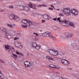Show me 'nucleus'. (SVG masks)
Segmentation results:
<instances>
[{
  "instance_id": "f257e3e1",
  "label": "nucleus",
  "mask_w": 79,
  "mask_h": 79,
  "mask_svg": "<svg viewBox=\"0 0 79 79\" xmlns=\"http://www.w3.org/2000/svg\"><path fill=\"white\" fill-rule=\"evenodd\" d=\"M63 13L67 16H70L71 15V13L75 15H78V11L76 9H71L70 11V8H67L63 9Z\"/></svg>"
},
{
  "instance_id": "f03ea898",
  "label": "nucleus",
  "mask_w": 79,
  "mask_h": 79,
  "mask_svg": "<svg viewBox=\"0 0 79 79\" xmlns=\"http://www.w3.org/2000/svg\"><path fill=\"white\" fill-rule=\"evenodd\" d=\"M0 29L3 32H5L6 34L7 33H9L10 34H12L13 33V32H14V31L11 29L7 30L6 28H1Z\"/></svg>"
},
{
  "instance_id": "7ed1b4c3",
  "label": "nucleus",
  "mask_w": 79,
  "mask_h": 79,
  "mask_svg": "<svg viewBox=\"0 0 79 79\" xmlns=\"http://www.w3.org/2000/svg\"><path fill=\"white\" fill-rule=\"evenodd\" d=\"M22 22L23 24H26L27 26L30 27L31 26H32L33 24V22H31V20L27 19L23 20Z\"/></svg>"
},
{
  "instance_id": "20e7f679",
  "label": "nucleus",
  "mask_w": 79,
  "mask_h": 79,
  "mask_svg": "<svg viewBox=\"0 0 79 79\" xmlns=\"http://www.w3.org/2000/svg\"><path fill=\"white\" fill-rule=\"evenodd\" d=\"M42 35L43 36H44L46 37H51V38H52V39H53V38H54V36L51 35L50 32H49L48 31L45 32L43 33Z\"/></svg>"
},
{
  "instance_id": "39448f33",
  "label": "nucleus",
  "mask_w": 79,
  "mask_h": 79,
  "mask_svg": "<svg viewBox=\"0 0 79 79\" xmlns=\"http://www.w3.org/2000/svg\"><path fill=\"white\" fill-rule=\"evenodd\" d=\"M32 46L33 48L36 49V50H39L40 48V45L38 44L36 42L32 43Z\"/></svg>"
},
{
  "instance_id": "423d86ee",
  "label": "nucleus",
  "mask_w": 79,
  "mask_h": 79,
  "mask_svg": "<svg viewBox=\"0 0 79 79\" xmlns=\"http://www.w3.org/2000/svg\"><path fill=\"white\" fill-rule=\"evenodd\" d=\"M60 24L62 26H64L67 27H69V21L68 20H64L62 21H61V22H60Z\"/></svg>"
},
{
  "instance_id": "0eeeda50",
  "label": "nucleus",
  "mask_w": 79,
  "mask_h": 79,
  "mask_svg": "<svg viewBox=\"0 0 79 79\" xmlns=\"http://www.w3.org/2000/svg\"><path fill=\"white\" fill-rule=\"evenodd\" d=\"M10 19H14V20H16V21H19V18L17 16L13 14H11L10 16Z\"/></svg>"
},
{
  "instance_id": "6e6552de",
  "label": "nucleus",
  "mask_w": 79,
  "mask_h": 79,
  "mask_svg": "<svg viewBox=\"0 0 79 79\" xmlns=\"http://www.w3.org/2000/svg\"><path fill=\"white\" fill-rule=\"evenodd\" d=\"M24 65L26 68H29L32 66V64L29 61H25L24 62Z\"/></svg>"
},
{
  "instance_id": "1a4fd4ad",
  "label": "nucleus",
  "mask_w": 79,
  "mask_h": 79,
  "mask_svg": "<svg viewBox=\"0 0 79 79\" xmlns=\"http://www.w3.org/2000/svg\"><path fill=\"white\" fill-rule=\"evenodd\" d=\"M61 62L64 65H68L69 64V61L65 59H62L61 61Z\"/></svg>"
},
{
  "instance_id": "9d476101",
  "label": "nucleus",
  "mask_w": 79,
  "mask_h": 79,
  "mask_svg": "<svg viewBox=\"0 0 79 79\" xmlns=\"http://www.w3.org/2000/svg\"><path fill=\"white\" fill-rule=\"evenodd\" d=\"M74 35L73 34H71L70 33H66L65 34V36L66 37V38L67 37H73Z\"/></svg>"
},
{
  "instance_id": "9b49d317",
  "label": "nucleus",
  "mask_w": 79,
  "mask_h": 79,
  "mask_svg": "<svg viewBox=\"0 0 79 79\" xmlns=\"http://www.w3.org/2000/svg\"><path fill=\"white\" fill-rule=\"evenodd\" d=\"M46 58L48 60H49V61L51 62V63H53V61H55V59H54L53 58H52L51 57H50L48 56H46Z\"/></svg>"
},
{
  "instance_id": "f8f14e48",
  "label": "nucleus",
  "mask_w": 79,
  "mask_h": 79,
  "mask_svg": "<svg viewBox=\"0 0 79 79\" xmlns=\"http://www.w3.org/2000/svg\"><path fill=\"white\" fill-rule=\"evenodd\" d=\"M11 56L12 58H13V59L15 60H17V57H18V55L15 54H14L13 53H12Z\"/></svg>"
},
{
  "instance_id": "ddd939ff",
  "label": "nucleus",
  "mask_w": 79,
  "mask_h": 79,
  "mask_svg": "<svg viewBox=\"0 0 79 79\" xmlns=\"http://www.w3.org/2000/svg\"><path fill=\"white\" fill-rule=\"evenodd\" d=\"M53 78L54 79H60L61 78H63V77H60L59 76H57L56 75H54L53 76Z\"/></svg>"
},
{
  "instance_id": "4468645a",
  "label": "nucleus",
  "mask_w": 79,
  "mask_h": 79,
  "mask_svg": "<svg viewBox=\"0 0 79 79\" xmlns=\"http://www.w3.org/2000/svg\"><path fill=\"white\" fill-rule=\"evenodd\" d=\"M0 78L1 79H4L5 78V77L1 71H0Z\"/></svg>"
},
{
  "instance_id": "2eb2a0df",
  "label": "nucleus",
  "mask_w": 79,
  "mask_h": 79,
  "mask_svg": "<svg viewBox=\"0 0 79 79\" xmlns=\"http://www.w3.org/2000/svg\"><path fill=\"white\" fill-rule=\"evenodd\" d=\"M54 51H55V50H53L52 49H50L48 50V52H49L50 54L52 55H53V53H54Z\"/></svg>"
},
{
  "instance_id": "dca6fc26",
  "label": "nucleus",
  "mask_w": 79,
  "mask_h": 79,
  "mask_svg": "<svg viewBox=\"0 0 79 79\" xmlns=\"http://www.w3.org/2000/svg\"><path fill=\"white\" fill-rule=\"evenodd\" d=\"M54 53H53V56H58V52L54 50Z\"/></svg>"
},
{
  "instance_id": "f3484780",
  "label": "nucleus",
  "mask_w": 79,
  "mask_h": 79,
  "mask_svg": "<svg viewBox=\"0 0 79 79\" xmlns=\"http://www.w3.org/2000/svg\"><path fill=\"white\" fill-rule=\"evenodd\" d=\"M43 18L45 19H49V16H48V15L47 14L44 15L43 16Z\"/></svg>"
},
{
  "instance_id": "a211bd4d",
  "label": "nucleus",
  "mask_w": 79,
  "mask_h": 79,
  "mask_svg": "<svg viewBox=\"0 0 79 79\" xmlns=\"http://www.w3.org/2000/svg\"><path fill=\"white\" fill-rule=\"evenodd\" d=\"M6 37L8 39H11V36L9 35L8 33H7V34H6Z\"/></svg>"
},
{
  "instance_id": "6ab92c4d",
  "label": "nucleus",
  "mask_w": 79,
  "mask_h": 79,
  "mask_svg": "<svg viewBox=\"0 0 79 79\" xmlns=\"http://www.w3.org/2000/svg\"><path fill=\"white\" fill-rule=\"evenodd\" d=\"M69 26H72V27H75V26H74V23L72 22H69Z\"/></svg>"
},
{
  "instance_id": "aec40b11",
  "label": "nucleus",
  "mask_w": 79,
  "mask_h": 79,
  "mask_svg": "<svg viewBox=\"0 0 79 79\" xmlns=\"http://www.w3.org/2000/svg\"><path fill=\"white\" fill-rule=\"evenodd\" d=\"M75 48H76L77 50H79V43L75 45Z\"/></svg>"
},
{
  "instance_id": "412c9836",
  "label": "nucleus",
  "mask_w": 79,
  "mask_h": 79,
  "mask_svg": "<svg viewBox=\"0 0 79 79\" xmlns=\"http://www.w3.org/2000/svg\"><path fill=\"white\" fill-rule=\"evenodd\" d=\"M19 43L18 42H15L14 44V45L15 47H18V48L19 47Z\"/></svg>"
},
{
  "instance_id": "4be33fe9",
  "label": "nucleus",
  "mask_w": 79,
  "mask_h": 79,
  "mask_svg": "<svg viewBox=\"0 0 79 79\" xmlns=\"http://www.w3.org/2000/svg\"><path fill=\"white\" fill-rule=\"evenodd\" d=\"M24 9L26 11H28L29 10V8L27 7H24Z\"/></svg>"
},
{
  "instance_id": "5701e85b",
  "label": "nucleus",
  "mask_w": 79,
  "mask_h": 79,
  "mask_svg": "<svg viewBox=\"0 0 79 79\" xmlns=\"http://www.w3.org/2000/svg\"><path fill=\"white\" fill-rule=\"evenodd\" d=\"M7 26H8V27H11L12 28H13V25L12 24H7Z\"/></svg>"
},
{
  "instance_id": "b1692460",
  "label": "nucleus",
  "mask_w": 79,
  "mask_h": 79,
  "mask_svg": "<svg viewBox=\"0 0 79 79\" xmlns=\"http://www.w3.org/2000/svg\"><path fill=\"white\" fill-rule=\"evenodd\" d=\"M9 47H10V46L9 45H5V48L7 50H8V49H9Z\"/></svg>"
},
{
  "instance_id": "393cba45",
  "label": "nucleus",
  "mask_w": 79,
  "mask_h": 79,
  "mask_svg": "<svg viewBox=\"0 0 79 79\" xmlns=\"http://www.w3.org/2000/svg\"><path fill=\"white\" fill-rule=\"evenodd\" d=\"M21 27L23 28H27V25H21Z\"/></svg>"
},
{
  "instance_id": "a878e982",
  "label": "nucleus",
  "mask_w": 79,
  "mask_h": 79,
  "mask_svg": "<svg viewBox=\"0 0 79 79\" xmlns=\"http://www.w3.org/2000/svg\"><path fill=\"white\" fill-rule=\"evenodd\" d=\"M18 48H23V45L19 43V47Z\"/></svg>"
},
{
  "instance_id": "bb28decb",
  "label": "nucleus",
  "mask_w": 79,
  "mask_h": 79,
  "mask_svg": "<svg viewBox=\"0 0 79 79\" xmlns=\"http://www.w3.org/2000/svg\"><path fill=\"white\" fill-rule=\"evenodd\" d=\"M29 6L30 8H32V7H33V5H32V4L31 3H30Z\"/></svg>"
},
{
  "instance_id": "cd10ccee",
  "label": "nucleus",
  "mask_w": 79,
  "mask_h": 79,
  "mask_svg": "<svg viewBox=\"0 0 79 79\" xmlns=\"http://www.w3.org/2000/svg\"><path fill=\"white\" fill-rule=\"evenodd\" d=\"M59 16L64 17V15L61 13L59 14Z\"/></svg>"
},
{
  "instance_id": "c85d7f7f",
  "label": "nucleus",
  "mask_w": 79,
  "mask_h": 79,
  "mask_svg": "<svg viewBox=\"0 0 79 79\" xmlns=\"http://www.w3.org/2000/svg\"><path fill=\"white\" fill-rule=\"evenodd\" d=\"M34 40L35 41H37L39 40L37 37H35V38L34 39Z\"/></svg>"
},
{
  "instance_id": "c756f323",
  "label": "nucleus",
  "mask_w": 79,
  "mask_h": 79,
  "mask_svg": "<svg viewBox=\"0 0 79 79\" xmlns=\"http://www.w3.org/2000/svg\"><path fill=\"white\" fill-rule=\"evenodd\" d=\"M49 66L50 67V68H54L55 65L52 64H51L49 65Z\"/></svg>"
},
{
  "instance_id": "7c9ffc66",
  "label": "nucleus",
  "mask_w": 79,
  "mask_h": 79,
  "mask_svg": "<svg viewBox=\"0 0 79 79\" xmlns=\"http://www.w3.org/2000/svg\"><path fill=\"white\" fill-rule=\"evenodd\" d=\"M24 9V7L23 6L21 7L20 8V10H23Z\"/></svg>"
},
{
  "instance_id": "2f4dec72",
  "label": "nucleus",
  "mask_w": 79,
  "mask_h": 79,
  "mask_svg": "<svg viewBox=\"0 0 79 79\" xmlns=\"http://www.w3.org/2000/svg\"><path fill=\"white\" fill-rule=\"evenodd\" d=\"M54 68H56V69H60V68L58 66H54Z\"/></svg>"
},
{
  "instance_id": "473e14b6",
  "label": "nucleus",
  "mask_w": 79,
  "mask_h": 79,
  "mask_svg": "<svg viewBox=\"0 0 79 79\" xmlns=\"http://www.w3.org/2000/svg\"><path fill=\"white\" fill-rule=\"evenodd\" d=\"M53 29L55 30H56V29H58V28L57 27L55 26L53 27Z\"/></svg>"
},
{
  "instance_id": "72a5a7b5",
  "label": "nucleus",
  "mask_w": 79,
  "mask_h": 79,
  "mask_svg": "<svg viewBox=\"0 0 79 79\" xmlns=\"http://www.w3.org/2000/svg\"><path fill=\"white\" fill-rule=\"evenodd\" d=\"M57 20L59 21V22L60 23V22H61V20H60V17H58L57 19Z\"/></svg>"
},
{
  "instance_id": "f704fd0d",
  "label": "nucleus",
  "mask_w": 79,
  "mask_h": 79,
  "mask_svg": "<svg viewBox=\"0 0 79 79\" xmlns=\"http://www.w3.org/2000/svg\"><path fill=\"white\" fill-rule=\"evenodd\" d=\"M59 54H60V55H61V56H62V55H64L63 52H60V53H59Z\"/></svg>"
},
{
  "instance_id": "c9c22d12",
  "label": "nucleus",
  "mask_w": 79,
  "mask_h": 79,
  "mask_svg": "<svg viewBox=\"0 0 79 79\" xmlns=\"http://www.w3.org/2000/svg\"><path fill=\"white\" fill-rule=\"evenodd\" d=\"M1 62L2 63H5V61L3 60H0Z\"/></svg>"
},
{
  "instance_id": "e433bc0d",
  "label": "nucleus",
  "mask_w": 79,
  "mask_h": 79,
  "mask_svg": "<svg viewBox=\"0 0 79 79\" xmlns=\"http://www.w3.org/2000/svg\"><path fill=\"white\" fill-rule=\"evenodd\" d=\"M33 34H35V35H36V36H39V35L38 34L35 33V32H34Z\"/></svg>"
},
{
  "instance_id": "4c0bfd02",
  "label": "nucleus",
  "mask_w": 79,
  "mask_h": 79,
  "mask_svg": "<svg viewBox=\"0 0 79 79\" xmlns=\"http://www.w3.org/2000/svg\"><path fill=\"white\" fill-rule=\"evenodd\" d=\"M16 53L17 55H19L20 53L18 51H16Z\"/></svg>"
},
{
  "instance_id": "58836bf2",
  "label": "nucleus",
  "mask_w": 79,
  "mask_h": 79,
  "mask_svg": "<svg viewBox=\"0 0 79 79\" xmlns=\"http://www.w3.org/2000/svg\"><path fill=\"white\" fill-rule=\"evenodd\" d=\"M45 21L44 20H42L41 21V22L42 23H45Z\"/></svg>"
},
{
  "instance_id": "ea45409f",
  "label": "nucleus",
  "mask_w": 79,
  "mask_h": 79,
  "mask_svg": "<svg viewBox=\"0 0 79 79\" xmlns=\"http://www.w3.org/2000/svg\"><path fill=\"white\" fill-rule=\"evenodd\" d=\"M49 10H53V9L51 7H49L48 8Z\"/></svg>"
},
{
  "instance_id": "a19ab883",
  "label": "nucleus",
  "mask_w": 79,
  "mask_h": 79,
  "mask_svg": "<svg viewBox=\"0 0 79 79\" xmlns=\"http://www.w3.org/2000/svg\"><path fill=\"white\" fill-rule=\"evenodd\" d=\"M19 54V55H20L21 56H23V54L22 53L20 52Z\"/></svg>"
},
{
  "instance_id": "79ce46f5",
  "label": "nucleus",
  "mask_w": 79,
  "mask_h": 79,
  "mask_svg": "<svg viewBox=\"0 0 79 79\" xmlns=\"http://www.w3.org/2000/svg\"><path fill=\"white\" fill-rule=\"evenodd\" d=\"M44 6V7H45V6H47L45 4H43V5H41V6Z\"/></svg>"
},
{
  "instance_id": "37998d69",
  "label": "nucleus",
  "mask_w": 79,
  "mask_h": 79,
  "mask_svg": "<svg viewBox=\"0 0 79 79\" xmlns=\"http://www.w3.org/2000/svg\"><path fill=\"white\" fill-rule=\"evenodd\" d=\"M56 19H57V18H54V19H53V20L54 21H56Z\"/></svg>"
},
{
  "instance_id": "c03bdc74",
  "label": "nucleus",
  "mask_w": 79,
  "mask_h": 79,
  "mask_svg": "<svg viewBox=\"0 0 79 79\" xmlns=\"http://www.w3.org/2000/svg\"><path fill=\"white\" fill-rule=\"evenodd\" d=\"M10 8H13V6H9Z\"/></svg>"
},
{
  "instance_id": "a18cd8bd",
  "label": "nucleus",
  "mask_w": 79,
  "mask_h": 79,
  "mask_svg": "<svg viewBox=\"0 0 79 79\" xmlns=\"http://www.w3.org/2000/svg\"><path fill=\"white\" fill-rule=\"evenodd\" d=\"M38 7H41L42 6V5H38Z\"/></svg>"
},
{
  "instance_id": "49530a36",
  "label": "nucleus",
  "mask_w": 79,
  "mask_h": 79,
  "mask_svg": "<svg viewBox=\"0 0 79 79\" xmlns=\"http://www.w3.org/2000/svg\"><path fill=\"white\" fill-rule=\"evenodd\" d=\"M3 11H4V10H0V12H3Z\"/></svg>"
},
{
  "instance_id": "de8ad7c7",
  "label": "nucleus",
  "mask_w": 79,
  "mask_h": 79,
  "mask_svg": "<svg viewBox=\"0 0 79 79\" xmlns=\"http://www.w3.org/2000/svg\"><path fill=\"white\" fill-rule=\"evenodd\" d=\"M33 9H34L35 10H37V8H36V7H33Z\"/></svg>"
},
{
  "instance_id": "09e8293b",
  "label": "nucleus",
  "mask_w": 79,
  "mask_h": 79,
  "mask_svg": "<svg viewBox=\"0 0 79 79\" xmlns=\"http://www.w3.org/2000/svg\"><path fill=\"white\" fill-rule=\"evenodd\" d=\"M54 58H55V59H56V60H57V59H58V58L57 57H54Z\"/></svg>"
},
{
  "instance_id": "8fccbe9b",
  "label": "nucleus",
  "mask_w": 79,
  "mask_h": 79,
  "mask_svg": "<svg viewBox=\"0 0 79 79\" xmlns=\"http://www.w3.org/2000/svg\"><path fill=\"white\" fill-rule=\"evenodd\" d=\"M51 7H52V8H55V7H53V6L52 5H51Z\"/></svg>"
},
{
  "instance_id": "3c124183",
  "label": "nucleus",
  "mask_w": 79,
  "mask_h": 79,
  "mask_svg": "<svg viewBox=\"0 0 79 79\" xmlns=\"http://www.w3.org/2000/svg\"><path fill=\"white\" fill-rule=\"evenodd\" d=\"M71 46L72 47H74V44H71Z\"/></svg>"
},
{
  "instance_id": "603ef678",
  "label": "nucleus",
  "mask_w": 79,
  "mask_h": 79,
  "mask_svg": "<svg viewBox=\"0 0 79 79\" xmlns=\"http://www.w3.org/2000/svg\"><path fill=\"white\" fill-rule=\"evenodd\" d=\"M34 5L35 7H36V6H37V5Z\"/></svg>"
},
{
  "instance_id": "864d4df0",
  "label": "nucleus",
  "mask_w": 79,
  "mask_h": 79,
  "mask_svg": "<svg viewBox=\"0 0 79 79\" xmlns=\"http://www.w3.org/2000/svg\"><path fill=\"white\" fill-rule=\"evenodd\" d=\"M14 40H16V38H15Z\"/></svg>"
},
{
  "instance_id": "5fc2aeb1",
  "label": "nucleus",
  "mask_w": 79,
  "mask_h": 79,
  "mask_svg": "<svg viewBox=\"0 0 79 79\" xmlns=\"http://www.w3.org/2000/svg\"><path fill=\"white\" fill-rule=\"evenodd\" d=\"M14 49L15 48H14V47L12 48V49H13V50H14Z\"/></svg>"
},
{
  "instance_id": "6e6d98bb",
  "label": "nucleus",
  "mask_w": 79,
  "mask_h": 79,
  "mask_svg": "<svg viewBox=\"0 0 79 79\" xmlns=\"http://www.w3.org/2000/svg\"><path fill=\"white\" fill-rule=\"evenodd\" d=\"M54 73H55V74H56V73H56V72H54Z\"/></svg>"
},
{
  "instance_id": "4d7b16f0",
  "label": "nucleus",
  "mask_w": 79,
  "mask_h": 79,
  "mask_svg": "<svg viewBox=\"0 0 79 79\" xmlns=\"http://www.w3.org/2000/svg\"><path fill=\"white\" fill-rule=\"evenodd\" d=\"M13 26H15V24H14L13 25Z\"/></svg>"
},
{
  "instance_id": "13d9d810",
  "label": "nucleus",
  "mask_w": 79,
  "mask_h": 79,
  "mask_svg": "<svg viewBox=\"0 0 79 79\" xmlns=\"http://www.w3.org/2000/svg\"><path fill=\"white\" fill-rule=\"evenodd\" d=\"M70 70H71V69H72L70 68Z\"/></svg>"
},
{
  "instance_id": "bf43d9fd",
  "label": "nucleus",
  "mask_w": 79,
  "mask_h": 79,
  "mask_svg": "<svg viewBox=\"0 0 79 79\" xmlns=\"http://www.w3.org/2000/svg\"><path fill=\"white\" fill-rule=\"evenodd\" d=\"M57 10H60L59 9H57Z\"/></svg>"
},
{
  "instance_id": "052dcab7",
  "label": "nucleus",
  "mask_w": 79,
  "mask_h": 79,
  "mask_svg": "<svg viewBox=\"0 0 79 79\" xmlns=\"http://www.w3.org/2000/svg\"><path fill=\"white\" fill-rule=\"evenodd\" d=\"M30 1H31H31H32V0H30Z\"/></svg>"
},
{
  "instance_id": "680f3d73",
  "label": "nucleus",
  "mask_w": 79,
  "mask_h": 79,
  "mask_svg": "<svg viewBox=\"0 0 79 79\" xmlns=\"http://www.w3.org/2000/svg\"><path fill=\"white\" fill-rule=\"evenodd\" d=\"M74 77H76V76H75Z\"/></svg>"
},
{
  "instance_id": "e2e57ef3",
  "label": "nucleus",
  "mask_w": 79,
  "mask_h": 79,
  "mask_svg": "<svg viewBox=\"0 0 79 79\" xmlns=\"http://www.w3.org/2000/svg\"><path fill=\"white\" fill-rule=\"evenodd\" d=\"M42 31L41 30V31Z\"/></svg>"
},
{
  "instance_id": "0e129e2a",
  "label": "nucleus",
  "mask_w": 79,
  "mask_h": 79,
  "mask_svg": "<svg viewBox=\"0 0 79 79\" xmlns=\"http://www.w3.org/2000/svg\"><path fill=\"white\" fill-rule=\"evenodd\" d=\"M78 79H79V78H78Z\"/></svg>"
},
{
  "instance_id": "69168bd1",
  "label": "nucleus",
  "mask_w": 79,
  "mask_h": 79,
  "mask_svg": "<svg viewBox=\"0 0 79 79\" xmlns=\"http://www.w3.org/2000/svg\"><path fill=\"white\" fill-rule=\"evenodd\" d=\"M0 42H1V41H0Z\"/></svg>"
}]
</instances>
